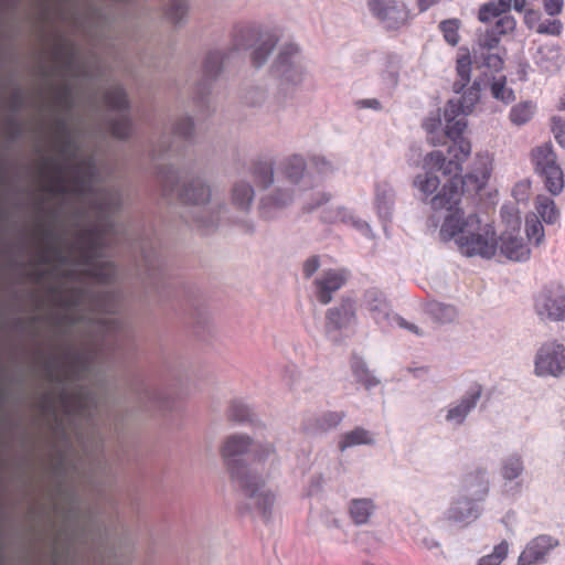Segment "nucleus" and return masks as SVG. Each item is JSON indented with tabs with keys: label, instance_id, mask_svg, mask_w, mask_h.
I'll return each mask as SVG.
<instances>
[{
	"label": "nucleus",
	"instance_id": "obj_59",
	"mask_svg": "<svg viewBox=\"0 0 565 565\" xmlns=\"http://www.w3.org/2000/svg\"><path fill=\"white\" fill-rule=\"evenodd\" d=\"M250 417V409L247 405L241 402L233 403L231 407V418L236 422H246Z\"/></svg>",
	"mask_w": 565,
	"mask_h": 565
},
{
	"label": "nucleus",
	"instance_id": "obj_17",
	"mask_svg": "<svg viewBox=\"0 0 565 565\" xmlns=\"http://www.w3.org/2000/svg\"><path fill=\"white\" fill-rule=\"evenodd\" d=\"M535 312L541 319L565 320V295L559 289H544L535 298Z\"/></svg>",
	"mask_w": 565,
	"mask_h": 565
},
{
	"label": "nucleus",
	"instance_id": "obj_57",
	"mask_svg": "<svg viewBox=\"0 0 565 565\" xmlns=\"http://www.w3.org/2000/svg\"><path fill=\"white\" fill-rule=\"evenodd\" d=\"M514 28H515L514 18L512 15L505 14L498 19L492 31L495 32L498 35H502V34H507V33L513 31Z\"/></svg>",
	"mask_w": 565,
	"mask_h": 565
},
{
	"label": "nucleus",
	"instance_id": "obj_19",
	"mask_svg": "<svg viewBox=\"0 0 565 565\" xmlns=\"http://www.w3.org/2000/svg\"><path fill=\"white\" fill-rule=\"evenodd\" d=\"M356 321L355 302L351 298H343L337 306L329 308L326 312L324 329L327 334L347 329Z\"/></svg>",
	"mask_w": 565,
	"mask_h": 565
},
{
	"label": "nucleus",
	"instance_id": "obj_38",
	"mask_svg": "<svg viewBox=\"0 0 565 565\" xmlns=\"http://www.w3.org/2000/svg\"><path fill=\"white\" fill-rule=\"evenodd\" d=\"M524 471L523 460L519 455H510L501 462V475L504 480L512 481L518 479Z\"/></svg>",
	"mask_w": 565,
	"mask_h": 565
},
{
	"label": "nucleus",
	"instance_id": "obj_12",
	"mask_svg": "<svg viewBox=\"0 0 565 565\" xmlns=\"http://www.w3.org/2000/svg\"><path fill=\"white\" fill-rule=\"evenodd\" d=\"M534 373L540 377H559L565 373V345L553 340L543 343L535 354Z\"/></svg>",
	"mask_w": 565,
	"mask_h": 565
},
{
	"label": "nucleus",
	"instance_id": "obj_45",
	"mask_svg": "<svg viewBox=\"0 0 565 565\" xmlns=\"http://www.w3.org/2000/svg\"><path fill=\"white\" fill-rule=\"evenodd\" d=\"M535 110V105L531 102L520 103L510 110V119L515 125H524L527 122Z\"/></svg>",
	"mask_w": 565,
	"mask_h": 565
},
{
	"label": "nucleus",
	"instance_id": "obj_35",
	"mask_svg": "<svg viewBox=\"0 0 565 565\" xmlns=\"http://www.w3.org/2000/svg\"><path fill=\"white\" fill-rule=\"evenodd\" d=\"M426 313L439 323H449L457 317V310L454 306L438 301L427 303Z\"/></svg>",
	"mask_w": 565,
	"mask_h": 565
},
{
	"label": "nucleus",
	"instance_id": "obj_55",
	"mask_svg": "<svg viewBox=\"0 0 565 565\" xmlns=\"http://www.w3.org/2000/svg\"><path fill=\"white\" fill-rule=\"evenodd\" d=\"M552 131L557 143L565 150V117H553Z\"/></svg>",
	"mask_w": 565,
	"mask_h": 565
},
{
	"label": "nucleus",
	"instance_id": "obj_3",
	"mask_svg": "<svg viewBox=\"0 0 565 565\" xmlns=\"http://www.w3.org/2000/svg\"><path fill=\"white\" fill-rule=\"evenodd\" d=\"M221 451L232 479L247 499V507L268 520L275 503V495L266 487L270 466L277 460L274 444L234 434L225 439Z\"/></svg>",
	"mask_w": 565,
	"mask_h": 565
},
{
	"label": "nucleus",
	"instance_id": "obj_7",
	"mask_svg": "<svg viewBox=\"0 0 565 565\" xmlns=\"http://www.w3.org/2000/svg\"><path fill=\"white\" fill-rule=\"evenodd\" d=\"M534 171L543 179L546 190L552 195H558L564 189V171L558 164V158L551 142L535 147L531 152Z\"/></svg>",
	"mask_w": 565,
	"mask_h": 565
},
{
	"label": "nucleus",
	"instance_id": "obj_2",
	"mask_svg": "<svg viewBox=\"0 0 565 565\" xmlns=\"http://www.w3.org/2000/svg\"><path fill=\"white\" fill-rule=\"evenodd\" d=\"M56 151L64 162H53L52 182L47 191L56 196L72 195L82 206L81 214H95L97 224L81 231L78 244L65 253L54 243L57 234L44 230L47 241L41 255L43 264L56 263L65 270L67 278L77 274L95 279L100 284L115 281L117 276L113 263L103 259L105 235L116 233L111 217L122 205V195L117 186L103 185L102 175L93 154L82 157V147L72 132L65 118L56 121Z\"/></svg>",
	"mask_w": 565,
	"mask_h": 565
},
{
	"label": "nucleus",
	"instance_id": "obj_27",
	"mask_svg": "<svg viewBox=\"0 0 565 565\" xmlns=\"http://www.w3.org/2000/svg\"><path fill=\"white\" fill-rule=\"evenodd\" d=\"M343 418V412H326L308 418L305 424V429L310 434L326 433L340 425Z\"/></svg>",
	"mask_w": 565,
	"mask_h": 565
},
{
	"label": "nucleus",
	"instance_id": "obj_18",
	"mask_svg": "<svg viewBox=\"0 0 565 565\" xmlns=\"http://www.w3.org/2000/svg\"><path fill=\"white\" fill-rule=\"evenodd\" d=\"M349 278L347 269H328L313 280L315 292L318 301L328 305L333 294L341 289Z\"/></svg>",
	"mask_w": 565,
	"mask_h": 565
},
{
	"label": "nucleus",
	"instance_id": "obj_5",
	"mask_svg": "<svg viewBox=\"0 0 565 565\" xmlns=\"http://www.w3.org/2000/svg\"><path fill=\"white\" fill-rule=\"evenodd\" d=\"M156 174L163 198L175 199L183 205L194 209L191 224L199 230L210 232L217 227L221 211L225 204L212 199V189L207 180L200 174H185L171 164H159Z\"/></svg>",
	"mask_w": 565,
	"mask_h": 565
},
{
	"label": "nucleus",
	"instance_id": "obj_16",
	"mask_svg": "<svg viewBox=\"0 0 565 565\" xmlns=\"http://www.w3.org/2000/svg\"><path fill=\"white\" fill-rule=\"evenodd\" d=\"M482 392L483 388L480 384H472L458 401L447 406L445 420L452 427L461 426L470 413L477 407Z\"/></svg>",
	"mask_w": 565,
	"mask_h": 565
},
{
	"label": "nucleus",
	"instance_id": "obj_48",
	"mask_svg": "<svg viewBox=\"0 0 565 565\" xmlns=\"http://www.w3.org/2000/svg\"><path fill=\"white\" fill-rule=\"evenodd\" d=\"M509 544L505 541H502L498 545L494 546L492 553L482 556L477 565H500L505 557L508 556Z\"/></svg>",
	"mask_w": 565,
	"mask_h": 565
},
{
	"label": "nucleus",
	"instance_id": "obj_64",
	"mask_svg": "<svg viewBox=\"0 0 565 565\" xmlns=\"http://www.w3.org/2000/svg\"><path fill=\"white\" fill-rule=\"evenodd\" d=\"M543 6L548 15H556L562 12L563 0H544Z\"/></svg>",
	"mask_w": 565,
	"mask_h": 565
},
{
	"label": "nucleus",
	"instance_id": "obj_24",
	"mask_svg": "<svg viewBox=\"0 0 565 565\" xmlns=\"http://www.w3.org/2000/svg\"><path fill=\"white\" fill-rule=\"evenodd\" d=\"M395 205V190L386 181H380L374 186V206L376 209L379 217L388 222L393 217V211Z\"/></svg>",
	"mask_w": 565,
	"mask_h": 565
},
{
	"label": "nucleus",
	"instance_id": "obj_43",
	"mask_svg": "<svg viewBox=\"0 0 565 565\" xmlns=\"http://www.w3.org/2000/svg\"><path fill=\"white\" fill-rule=\"evenodd\" d=\"M500 38L499 35L491 31L486 32L478 39L477 46L473 49V60L475 63H479V54L487 53L491 51H497L499 46Z\"/></svg>",
	"mask_w": 565,
	"mask_h": 565
},
{
	"label": "nucleus",
	"instance_id": "obj_51",
	"mask_svg": "<svg viewBox=\"0 0 565 565\" xmlns=\"http://www.w3.org/2000/svg\"><path fill=\"white\" fill-rule=\"evenodd\" d=\"M479 62H481L482 66L493 72L500 71L503 66V60L497 51L480 53Z\"/></svg>",
	"mask_w": 565,
	"mask_h": 565
},
{
	"label": "nucleus",
	"instance_id": "obj_29",
	"mask_svg": "<svg viewBox=\"0 0 565 565\" xmlns=\"http://www.w3.org/2000/svg\"><path fill=\"white\" fill-rule=\"evenodd\" d=\"M306 161L301 156H292L282 162L281 175L285 183L299 188L305 177Z\"/></svg>",
	"mask_w": 565,
	"mask_h": 565
},
{
	"label": "nucleus",
	"instance_id": "obj_28",
	"mask_svg": "<svg viewBox=\"0 0 565 565\" xmlns=\"http://www.w3.org/2000/svg\"><path fill=\"white\" fill-rule=\"evenodd\" d=\"M376 443L375 434L363 427H355L341 435L338 447L341 451L356 446H374Z\"/></svg>",
	"mask_w": 565,
	"mask_h": 565
},
{
	"label": "nucleus",
	"instance_id": "obj_14",
	"mask_svg": "<svg viewBox=\"0 0 565 565\" xmlns=\"http://www.w3.org/2000/svg\"><path fill=\"white\" fill-rule=\"evenodd\" d=\"M367 7L386 29H398L408 20L406 6L397 0H367Z\"/></svg>",
	"mask_w": 565,
	"mask_h": 565
},
{
	"label": "nucleus",
	"instance_id": "obj_31",
	"mask_svg": "<svg viewBox=\"0 0 565 565\" xmlns=\"http://www.w3.org/2000/svg\"><path fill=\"white\" fill-rule=\"evenodd\" d=\"M375 504L373 500L367 498L353 499L349 504L350 516L354 524H366L374 513Z\"/></svg>",
	"mask_w": 565,
	"mask_h": 565
},
{
	"label": "nucleus",
	"instance_id": "obj_63",
	"mask_svg": "<svg viewBox=\"0 0 565 565\" xmlns=\"http://www.w3.org/2000/svg\"><path fill=\"white\" fill-rule=\"evenodd\" d=\"M355 106L360 109H373L375 111L382 110V103L376 98H364L355 102Z\"/></svg>",
	"mask_w": 565,
	"mask_h": 565
},
{
	"label": "nucleus",
	"instance_id": "obj_23",
	"mask_svg": "<svg viewBox=\"0 0 565 565\" xmlns=\"http://www.w3.org/2000/svg\"><path fill=\"white\" fill-rule=\"evenodd\" d=\"M498 247L500 253L512 262H526L531 256V249L523 237L511 232L501 234Z\"/></svg>",
	"mask_w": 565,
	"mask_h": 565
},
{
	"label": "nucleus",
	"instance_id": "obj_44",
	"mask_svg": "<svg viewBox=\"0 0 565 565\" xmlns=\"http://www.w3.org/2000/svg\"><path fill=\"white\" fill-rule=\"evenodd\" d=\"M189 10L186 0H171L166 10L167 19L175 24H182L185 21Z\"/></svg>",
	"mask_w": 565,
	"mask_h": 565
},
{
	"label": "nucleus",
	"instance_id": "obj_54",
	"mask_svg": "<svg viewBox=\"0 0 565 565\" xmlns=\"http://www.w3.org/2000/svg\"><path fill=\"white\" fill-rule=\"evenodd\" d=\"M563 29V24L559 20H545L536 25L535 31L540 34L559 35Z\"/></svg>",
	"mask_w": 565,
	"mask_h": 565
},
{
	"label": "nucleus",
	"instance_id": "obj_53",
	"mask_svg": "<svg viewBox=\"0 0 565 565\" xmlns=\"http://www.w3.org/2000/svg\"><path fill=\"white\" fill-rule=\"evenodd\" d=\"M311 161L313 168L320 174H329L338 168V164L334 161L322 154L313 156Z\"/></svg>",
	"mask_w": 565,
	"mask_h": 565
},
{
	"label": "nucleus",
	"instance_id": "obj_15",
	"mask_svg": "<svg viewBox=\"0 0 565 565\" xmlns=\"http://www.w3.org/2000/svg\"><path fill=\"white\" fill-rule=\"evenodd\" d=\"M73 23L96 44L102 43L110 31L108 17L95 7H89L84 14L75 17Z\"/></svg>",
	"mask_w": 565,
	"mask_h": 565
},
{
	"label": "nucleus",
	"instance_id": "obj_62",
	"mask_svg": "<svg viewBox=\"0 0 565 565\" xmlns=\"http://www.w3.org/2000/svg\"><path fill=\"white\" fill-rule=\"evenodd\" d=\"M320 267V259L318 256H311L305 260L302 271L306 278H310Z\"/></svg>",
	"mask_w": 565,
	"mask_h": 565
},
{
	"label": "nucleus",
	"instance_id": "obj_60",
	"mask_svg": "<svg viewBox=\"0 0 565 565\" xmlns=\"http://www.w3.org/2000/svg\"><path fill=\"white\" fill-rule=\"evenodd\" d=\"M501 13L503 12L499 9V7H497L495 2H488L480 8L479 19L482 22H488L492 18L499 17Z\"/></svg>",
	"mask_w": 565,
	"mask_h": 565
},
{
	"label": "nucleus",
	"instance_id": "obj_4",
	"mask_svg": "<svg viewBox=\"0 0 565 565\" xmlns=\"http://www.w3.org/2000/svg\"><path fill=\"white\" fill-rule=\"evenodd\" d=\"M466 115L459 109L455 99H450L445 108L446 136L452 141L448 147V156L436 150L425 157V167L441 170L445 175L451 177L441 189L431 196L429 204L434 211L451 209L461 198V181L458 179L462 171V163L471 153L470 142L462 137L467 127Z\"/></svg>",
	"mask_w": 565,
	"mask_h": 565
},
{
	"label": "nucleus",
	"instance_id": "obj_11",
	"mask_svg": "<svg viewBox=\"0 0 565 565\" xmlns=\"http://www.w3.org/2000/svg\"><path fill=\"white\" fill-rule=\"evenodd\" d=\"M225 53L220 50L211 51L206 54L203 62V74L201 81L198 83L193 102L199 108V111L204 115L210 114V99L212 83L220 76L223 70Z\"/></svg>",
	"mask_w": 565,
	"mask_h": 565
},
{
	"label": "nucleus",
	"instance_id": "obj_56",
	"mask_svg": "<svg viewBox=\"0 0 565 565\" xmlns=\"http://www.w3.org/2000/svg\"><path fill=\"white\" fill-rule=\"evenodd\" d=\"M171 143L170 139L167 136L160 137V139L152 146L150 151V157L156 159L164 158V156L170 151Z\"/></svg>",
	"mask_w": 565,
	"mask_h": 565
},
{
	"label": "nucleus",
	"instance_id": "obj_25",
	"mask_svg": "<svg viewBox=\"0 0 565 565\" xmlns=\"http://www.w3.org/2000/svg\"><path fill=\"white\" fill-rule=\"evenodd\" d=\"M462 489L465 492L462 497H466L469 500H475L477 503L479 500H482L488 492L486 471L477 470L476 472L466 476L462 481Z\"/></svg>",
	"mask_w": 565,
	"mask_h": 565
},
{
	"label": "nucleus",
	"instance_id": "obj_37",
	"mask_svg": "<svg viewBox=\"0 0 565 565\" xmlns=\"http://www.w3.org/2000/svg\"><path fill=\"white\" fill-rule=\"evenodd\" d=\"M63 66L66 73L74 77L92 78L93 74L86 66L81 65L77 52L71 47L63 61Z\"/></svg>",
	"mask_w": 565,
	"mask_h": 565
},
{
	"label": "nucleus",
	"instance_id": "obj_26",
	"mask_svg": "<svg viewBox=\"0 0 565 565\" xmlns=\"http://www.w3.org/2000/svg\"><path fill=\"white\" fill-rule=\"evenodd\" d=\"M255 198V190L246 179H237L231 190V202L241 211H248Z\"/></svg>",
	"mask_w": 565,
	"mask_h": 565
},
{
	"label": "nucleus",
	"instance_id": "obj_42",
	"mask_svg": "<svg viewBox=\"0 0 565 565\" xmlns=\"http://www.w3.org/2000/svg\"><path fill=\"white\" fill-rule=\"evenodd\" d=\"M401 58L397 55H387L385 58L382 79L388 87H395L398 83Z\"/></svg>",
	"mask_w": 565,
	"mask_h": 565
},
{
	"label": "nucleus",
	"instance_id": "obj_33",
	"mask_svg": "<svg viewBox=\"0 0 565 565\" xmlns=\"http://www.w3.org/2000/svg\"><path fill=\"white\" fill-rule=\"evenodd\" d=\"M351 370L355 381L361 383L366 390H371L380 384V380L367 369L363 359L354 356L351 361Z\"/></svg>",
	"mask_w": 565,
	"mask_h": 565
},
{
	"label": "nucleus",
	"instance_id": "obj_58",
	"mask_svg": "<svg viewBox=\"0 0 565 565\" xmlns=\"http://www.w3.org/2000/svg\"><path fill=\"white\" fill-rule=\"evenodd\" d=\"M417 543L419 546L434 552L435 555H441V546L440 543L430 534L424 533L417 539Z\"/></svg>",
	"mask_w": 565,
	"mask_h": 565
},
{
	"label": "nucleus",
	"instance_id": "obj_8",
	"mask_svg": "<svg viewBox=\"0 0 565 565\" xmlns=\"http://www.w3.org/2000/svg\"><path fill=\"white\" fill-rule=\"evenodd\" d=\"M273 72L281 85L298 86L302 83L306 66L298 45L288 43L279 49Z\"/></svg>",
	"mask_w": 565,
	"mask_h": 565
},
{
	"label": "nucleus",
	"instance_id": "obj_49",
	"mask_svg": "<svg viewBox=\"0 0 565 565\" xmlns=\"http://www.w3.org/2000/svg\"><path fill=\"white\" fill-rule=\"evenodd\" d=\"M160 262L152 250L142 247V264L140 265L142 274L149 278H154L159 271Z\"/></svg>",
	"mask_w": 565,
	"mask_h": 565
},
{
	"label": "nucleus",
	"instance_id": "obj_39",
	"mask_svg": "<svg viewBox=\"0 0 565 565\" xmlns=\"http://www.w3.org/2000/svg\"><path fill=\"white\" fill-rule=\"evenodd\" d=\"M456 70L459 79L454 83V90L458 94L461 93L470 82L471 57L469 54H465L457 60Z\"/></svg>",
	"mask_w": 565,
	"mask_h": 565
},
{
	"label": "nucleus",
	"instance_id": "obj_30",
	"mask_svg": "<svg viewBox=\"0 0 565 565\" xmlns=\"http://www.w3.org/2000/svg\"><path fill=\"white\" fill-rule=\"evenodd\" d=\"M322 218L324 222L328 223H338L342 222L345 224H351L352 226L361 230V231H369L370 226L367 223H365L362 220H356L349 210L345 207H334V209H327L322 212Z\"/></svg>",
	"mask_w": 565,
	"mask_h": 565
},
{
	"label": "nucleus",
	"instance_id": "obj_40",
	"mask_svg": "<svg viewBox=\"0 0 565 565\" xmlns=\"http://www.w3.org/2000/svg\"><path fill=\"white\" fill-rule=\"evenodd\" d=\"M481 83L475 79L472 85L462 94V96L455 100L459 105V109L463 114H469L473 106L480 98Z\"/></svg>",
	"mask_w": 565,
	"mask_h": 565
},
{
	"label": "nucleus",
	"instance_id": "obj_13",
	"mask_svg": "<svg viewBox=\"0 0 565 565\" xmlns=\"http://www.w3.org/2000/svg\"><path fill=\"white\" fill-rule=\"evenodd\" d=\"M105 104L113 110L119 111L116 118L108 122V128L116 138L125 139L131 132V121L125 111L129 108L127 95L119 85L109 86L104 93Z\"/></svg>",
	"mask_w": 565,
	"mask_h": 565
},
{
	"label": "nucleus",
	"instance_id": "obj_6",
	"mask_svg": "<svg viewBox=\"0 0 565 565\" xmlns=\"http://www.w3.org/2000/svg\"><path fill=\"white\" fill-rule=\"evenodd\" d=\"M458 203L459 201L451 209H443L450 213L441 225V238L444 241L454 239L463 256L492 258L498 248V239L492 225L483 224L476 213L466 214L465 211L457 207Z\"/></svg>",
	"mask_w": 565,
	"mask_h": 565
},
{
	"label": "nucleus",
	"instance_id": "obj_34",
	"mask_svg": "<svg viewBox=\"0 0 565 565\" xmlns=\"http://www.w3.org/2000/svg\"><path fill=\"white\" fill-rule=\"evenodd\" d=\"M535 210L541 220L546 224H555L559 220V210L554 200L546 195H539L535 199Z\"/></svg>",
	"mask_w": 565,
	"mask_h": 565
},
{
	"label": "nucleus",
	"instance_id": "obj_46",
	"mask_svg": "<svg viewBox=\"0 0 565 565\" xmlns=\"http://www.w3.org/2000/svg\"><path fill=\"white\" fill-rule=\"evenodd\" d=\"M459 28L460 21L458 19H448L439 23L445 41L451 46L457 45L460 41Z\"/></svg>",
	"mask_w": 565,
	"mask_h": 565
},
{
	"label": "nucleus",
	"instance_id": "obj_10",
	"mask_svg": "<svg viewBox=\"0 0 565 565\" xmlns=\"http://www.w3.org/2000/svg\"><path fill=\"white\" fill-rule=\"evenodd\" d=\"M365 308L377 326L385 329L394 324L418 333L415 324L406 322L402 317L395 315L383 291L371 288L364 294Z\"/></svg>",
	"mask_w": 565,
	"mask_h": 565
},
{
	"label": "nucleus",
	"instance_id": "obj_20",
	"mask_svg": "<svg viewBox=\"0 0 565 565\" xmlns=\"http://www.w3.org/2000/svg\"><path fill=\"white\" fill-rule=\"evenodd\" d=\"M299 191L300 188H295L278 180V184L275 189L260 200V214L266 218L274 217V212L285 209L292 203Z\"/></svg>",
	"mask_w": 565,
	"mask_h": 565
},
{
	"label": "nucleus",
	"instance_id": "obj_50",
	"mask_svg": "<svg viewBox=\"0 0 565 565\" xmlns=\"http://www.w3.org/2000/svg\"><path fill=\"white\" fill-rule=\"evenodd\" d=\"M525 233L527 238L533 239L536 245H540L544 239V227L536 215L526 217Z\"/></svg>",
	"mask_w": 565,
	"mask_h": 565
},
{
	"label": "nucleus",
	"instance_id": "obj_47",
	"mask_svg": "<svg viewBox=\"0 0 565 565\" xmlns=\"http://www.w3.org/2000/svg\"><path fill=\"white\" fill-rule=\"evenodd\" d=\"M492 96L502 100L505 104H509L514 100V93L511 88L507 87L505 77L501 76L499 78H494L490 85Z\"/></svg>",
	"mask_w": 565,
	"mask_h": 565
},
{
	"label": "nucleus",
	"instance_id": "obj_22",
	"mask_svg": "<svg viewBox=\"0 0 565 565\" xmlns=\"http://www.w3.org/2000/svg\"><path fill=\"white\" fill-rule=\"evenodd\" d=\"M480 514L479 504L475 500L460 497L452 501L450 507L444 513L446 521L462 526L468 525L478 519Z\"/></svg>",
	"mask_w": 565,
	"mask_h": 565
},
{
	"label": "nucleus",
	"instance_id": "obj_61",
	"mask_svg": "<svg viewBox=\"0 0 565 565\" xmlns=\"http://www.w3.org/2000/svg\"><path fill=\"white\" fill-rule=\"evenodd\" d=\"M60 99L67 110H72L75 106V94L73 87L65 83L60 90Z\"/></svg>",
	"mask_w": 565,
	"mask_h": 565
},
{
	"label": "nucleus",
	"instance_id": "obj_32",
	"mask_svg": "<svg viewBox=\"0 0 565 565\" xmlns=\"http://www.w3.org/2000/svg\"><path fill=\"white\" fill-rule=\"evenodd\" d=\"M249 174L258 186L267 189L274 183V163L269 160L253 162Z\"/></svg>",
	"mask_w": 565,
	"mask_h": 565
},
{
	"label": "nucleus",
	"instance_id": "obj_41",
	"mask_svg": "<svg viewBox=\"0 0 565 565\" xmlns=\"http://www.w3.org/2000/svg\"><path fill=\"white\" fill-rule=\"evenodd\" d=\"M276 42L277 39L273 34H267L262 39L260 43L253 52V63L256 67H260L266 63Z\"/></svg>",
	"mask_w": 565,
	"mask_h": 565
},
{
	"label": "nucleus",
	"instance_id": "obj_36",
	"mask_svg": "<svg viewBox=\"0 0 565 565\" xmlns=\"http://www.w3.org/2000/svg\"><path fill=\"white\" fill-rule=\"evenodd\" d=\"M424 168L427 170L424 173H419L414 179V186L417 188L422 194L425 196L433 195L439 184V179L433 173L434 170H437V168L430 169L424 166ZM438 171H440L438 169Z\"/></svg>",
	"mask_w": 565,
	"mask_h": 565
},
{
	"label": "nucleus",
	"instance_id": "obj_21",
	"mask_svg": "<svg viewBox=\"0 0 565 565\" xmlns=\"http://www.w3.org/2000/svg\"><path fill=\"white\" fill-rule=\"evenodd\" d=\"M557 539L541 534L532 539L519 556L518 565H536L546 561L547 554L558 546Z\"/></svg>",
	"mask_w": 565,
	"mask_h": 565
},
{
	"label": "nucleus",
	"instance_id": "obj_9",
	"mask_svg": "<svg viewBox=\"0 0 565 565\" xmlns=\"http://www.w3.org/2000/svg\"><path fill=\"white\" fill-rule=\"evenodd\" d=\"M127 385L137 411L162 412L170 408V396L166 390L151 385L140 377L130 380Z\"/></svg>",
	"mask_w": 565,
	"mask_h": 565
},
{
	"label": "nucleus",
	"instance_id": "obj_52",
	"mask_svg": "<svg viewBox=\"0 0 565 565\" xmlns=\"http://www.w3.org/2000/svg\"><path fill=\"white\" fill-rule=\"evenodd\" d=\"M194 125L191 117H182L174 125V135L184 140L193 137Z\"/></svg>",
	"mask_w": 565,
	"mask_h": 565
},
{
	"label": "nucleus",
	"instance_id": "obj_1",
	"mask_svg": "<svg viewBox=\"0 0 565 565\" xmlns=\"http://www.w3.org/2000/svg\"><path fill=\"white\" fill-rule=\"evenodd\" d=\"M122 300L119 290L92 291L86 287H72L61 298L65 312L57 323L65 334L82 329L86 337L81 347L70 344L62 355L44 361L45 376L61 386V401L68 413L92 418L97 408L105 382L103 366L130 338L124 321L100 315L117 313Z\"/></svg>",
	"mask_w": 565,
	"mask_h": 565
}]
</instances>
